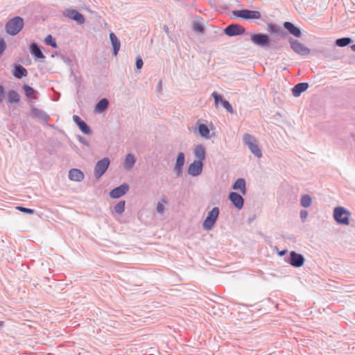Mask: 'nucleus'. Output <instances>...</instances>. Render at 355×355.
<instances>
[{"label": "nucleus", "instance_id": "1", "mask_svg": "<svg viewBox=\"0 0 355 355\" xmlns=\"http://www.w3.org/2000/svg\"><path fill=\"white\" fill-rule=\"evenodd\" d=\"M350 216L351 213L343 207H337L334 210V218L339 224L348 225Z\"/></svg>", "mask_w": 355, "mask_h": 355}, {"label": "nucleus", "instance_id": "2", "mask_svg": "<svg viewBox=\"0 0 355 355\" xmlns=\"http://www.w3.org/2000/svg\"><path fill=\"white\" fill-rule=\"evenodd\" d=\"M23 26V19L19 17H15L7 22L6 29L8 34L15 35L21 30Z\"/></svg>", "mask_w": 355, "mask_h": 355}, {"label": "nucleus", "instance_id": "3", "mask_svg": "<svg viewBox=\"0 0 355 355\" xmlns=\"http://www.w3.org/2000/svg\"><path fill=\"white\" fill-rule=\"evenodd\" d=\"M243 140L245 144L250 148L252 153H253L259 158L262 156L261 151L259 149L258 145L257 144V140L254 137L252 136L248 133H245L243 135Z\"/></svg>", "mask_w": 355, "mask_h": 355}, {"label": "nucleus", "instance_id": "4", "mask_svg": "<svg viewBox=\"0 0 355 355\" xmlns=\"http://www.w3.org/2000/svg\"><path fill=\"white\" fill-rule=\"evenodd\" d=\"M219 209L218 207H214L209 213L205 220L202 223V227L206 230H210L214 225L218 217Z\"/></svg>", "mask_w": 355, "mask_h": 355}, {"label": "nucleus", "instance_id": "5", "mask_svg": "<svg viewBox=\"0 0 355 355\" xmlns=\"http://www.w3.org/2000/svg\"><path fill=\"white\" fill-rule=\"evenodd\" d=\"M234 15L244 19H258L261 18V13L257 10H236Z\"/></svg>", "mask_w": 355, "mask_h": 355}, {"label": "nucleus", "instance_id": "6", "mask_svg": "<svg viewBox=\"0 0 355 355\" xmlns=\"http://www.w3.org/2000/svg\"><path fill=\"white\" fill-rule=\"evenodd\" d=\"M64 15L70 19L76 21L79 24H83L85 21L83 15L74 9H67L64 12Z\"/></svg>", "mask_w": 355, "mask_h": 355}, {"label": "nucleus", "instance_id": "7", "mask_svg": "<svg viewBox=\"0 0 355 355\" xmlns=\"http://www.w3.org/2000/svg\"><path fill=\"white\" fill-rule=\"evenodd\" d=\"M110 164L108 158H104L97 162L94 168V174L96 178H99L107 169Z\"/></svg>", "mask_w": 355, "mask_h": 355}, {"label": "nucleus", "instance_id": "8", "mask_svg": "<svg viewBox=\"0 0 355 355\" xmlns=\"http://www.w3.org/2000/svg\"><path fill=\"white\" fill-rule=\"evenodd\" d=\"M250 40L254 44L258 46H265L269 44V37L266 34H252Z\"/></svg>", "mask_w": 355, "mask_h": 355}, {"label": "nucleus", "instance_id": "9", "mask_svg": "<svg viewBox=\"0 0 355 355\" xmlns=\"http://www.w3.org/2000/svg\"><path fill=\"white\" fill-rule=\"evenodd\" d=\"M291 46L292 49L297 53L306 55L309 54L310 50L304 46L302 43L298 42L297 40H290Z\"/></svg>", "mask_w": 355, "mask_h": 355}, {"label": "nucleus", "instance_id": "10", "mask_svg": "<svg viewBox=\"0 0 355 355\" xmlns=\"http://www.w3.org/2000/svg\"><path fill=\"white\" fill-rule=\"evenodd\" d=\"M225 33L229 36L239 35L245 33V28L239 24H232L225 28Z\"/></svg>", "mask_w": 355, "mask_h": 355}, {"label": "nucleus", "instance_id": "11", "mask_svg": "<svg viewBox=\"0 0 355 355\" xmlns=\"http://www.w3.org/2000/svg\"><path fill=\"white\" fill-rule=\"evenodd\" d=\"M304 262V259L302 255L297 254L295 251H292L290 254L289 263L291 266L299 268L301 267Z\"/></svg>", "mask_w": 355, "mask_h": 355}, {"label": "nucleus", "instance_id": "12", "mask_svg": "<svg viewBox=\"0 0 355 355\" xmlns=\"http://www.w3.org/2000/svg\"><path fill=\"white\" fill-rule=\"evenodd\" d=\"M202 162L201 161H194L191 164L188 168V173L193 176L200 175L202 170Z\"/></svg>", "mask_w": 355, "mask_h": 355}, {"label": "nucleus", "instance_id": "13", "mask_svg": "<svg viewBox=\"0 0 355 355\" xmlns=\"http://www.w3.org/2000/svg\"><path fill=\"white\" fill-rule=\"evenodd\" d=\"M229 199L237 209H241L243 207V198L240 194L231 192L229 195Z\"/></svg>", "mask_w": 355, "mask_h": 355}, {"label": "nucleus", "instance_id": "14", "mask_svg": "<svg viewBox=\"0 0 355 355\" xmlns=\"http://www.w3.org/2000/svg\"><path fill=\"white\" fill-rule=\"evenodd\" d=\"M128 184H122L114 189H112L110 193V196L112 198H118L121 196H123L128 191Z\"/></svg>", "mask_w": 355, "mask_h": 355}, {"label": "nucleus", "instance_id": "15", "mask_svg": "<svg viewBox=\"0 0 355 355\" xmlns=\"http://www.w3.org/2000/svg\"><path fill=\"white\" fill-rule=\"evenodd\" d=\"M69 178L72 181H82L84 179L83 173L77 168H73L69 171Z\"/></svg>", "mask_w": 355, "mask_h": 355}, {"label": "nucleus", "instance_id": "16", "mask_svg": "<svg viewBox=\"0 0 355 355\" xmlns=\"http://www.w3.org/2000/svg\"><path fill=\"white\" fill-rule=\"evenodd\" d=\"M284 27L288 31V32L297 37H300L302 35L301 31L299 28L296 27L291 22H284Z\"/></svg>", "mask_w": 355, "mask_h": 355}, {"label": "nucleus", "instance_id": "17", "mask_svg": "<svg viewBox=\"0 0 355 355\" xmlns=\"http://www.w3.org/2000/svg\"><path fill=\"white\" fill-rule=\"evenodd\" d=\"M234 190H239L243 195L246 193L245 181L243 178L238 179L232 186Z\"/></svg>", "mask_w": 355, "mask_h": 355}, {"label": "nucleus", "instance_id": "18", "mask_svg": "<svg viewBox=\"0 0 355 355\" xmlns=\"http://www.w3.org/2000/svg\"><path fill=\"white\" fill-rule=\"evenodd\" d=\"M110 38L112 42V45L113 47V53L114 55L118 54V52L120 49L121 43L117 37L114 35V33H111L110 34Z\"/></svg>", "mask_w": 355, "mask_h": 355}, {"label": "nucleus", "instance_id": "19", "mask_svg": "<svg viewBox=\"0 0 355 355\" xmlns=\"http://www.w3.org/2000/svg\"><path fill=\"white\" fill-rule=\"evenodd\" d=\"M194 154L198 161H202L205 159V149L202 145H198L194 149Z\"/></svg>", "mask_w": 355, "mask_h": 355}, {"label": "nucleus", "instance_id": "20", "mask_svg": "<svg viewBox=\"0 0 355 355\" xmlns=\"http://www.w3.org/2000/svg\"><path fill=\"white\" fill-rule=\"evenodd\" d=\"M308 88V84L306 83H302L297 84L293 89V94L295 96H298L300 94L306 91Z\"/></svg>", "mask_w": 355, "mask_h": 355}, {"label": "nucleus", "instance_id": "21", "mask_svg": "<svg viewBox=\"0 0 355 355\" xmlns=\"http://www.w3.org/2000/svg\"><path fill=\"white\" fill-rule=\"evenodd\" d=\"M31 53L35 58H44V55H43L42 52L35 44H33L31 46Z\"/></svg>", "mask_w": 355, "mask_h": 355}, {"label": "nucleus", "instance_id": "22", "mask_svg": "<svg viewBox=\"0 0 355 355\" xmlns=\"http://www.w3.org/2000/svg\"><path fill=\"white\" fill-rule=\"evenodd\" d=\"M108 101L106 98L101 99L96 105L95 110L97 112H102L105 110L108 106Z\"/></svg>", "mask_w": 355, "mask_h": 355}, {"label": "nucleus", "instance_id": "23", "mask_svg": "<svg viewBox=\"0 0 355 355\" xmlns=\"http://www.w3.org/2000/svg\"><path fill=\"white\" fill-rule=\"evenodd\" d=\"M184 164V155L183 153H180L178 155L175 169L180 173L181 168Z\"/></svg>", "mask_w": 355, "mask_h": 355}, {"label": "nucleus", "instance_id": "24", "mask_svg": "<svg viewBox=\"0 0 355 355\" xmlns=\"http://www.w3.org/2000/svg\"><path fill=\"white\" fill-rule=\"evenodd\" d=\"M13 75L17 78H21L23 76H27V71L23 67L17 66L15 69Z\"/></svg>", "mask_w": 355, "mask_h": 355}, {"label": "nucleus", "instance_id": "25", "mask_svg": "<svg viewBox=\"0 0 355 355\" xmlns=\"http://www.w3.org/2000/svg\"><path fill=\"white\" fill-rule=\"evenodd\" d=\"M135 163V157L131 155L128 154L127 155L125 162H124V166L126 169H130Z\"/></svg>", "mask_w": 355, "mask_h": 355}, {"label": "nucleus", "instance_id": "26", "mask_svg": "<svg viewBox=\"0 0 355 355\" xmlns=\"http://www.w3.org/2000/svg\"><path fill=\"white\" fill-rule=\"evenodd\" d=\"M198 132L200 136L206 139L209 138V129L205 124H200L198 126Z\"/></svg>", "mask_w": 355, "mask_h": 355}, {"label": "nucleus", "instance_id": "27", "mask_svg": "<svg viewBox=\"0 0 355 355\" xmlns=\"http://www.w3.org/2000/svg\"><path fill=\"white\" fill-rule=\"evenodd\" d=\"M8 100L10 103H18L20 100V98L17 92L11 90L8 93Z\"/></svg>", "mask_w": 355, "mask_h": 355}, {"label": "nucleus", "instance_id": "28", "mask_svg": "<svg viewBox=\"0 0 355 355\" xmlns=\"http://www.w3.org/2000/svg\"><path fill=\"white\" fill-rule=\"evenodd\" d=\"M352 42V40L349 37H343L340 39H338L336 41V44L337 46L343 47L349 44Z\"/></svg>", "mask_w": 355, "mask_h": 355}, {"label": "nucleus", "instance_id": "29", "mask_svg": "<svg viewBox=\"0 0 355 355\" xmlns=\"http://www.w3.org/2000/svg\"><path fill=\"white\" fill-rule=\"evenodd\" d=\"M23 88L27 97L30 98H36L35 94V90L31 87L28 85H24Z\"/></svg>", "mask_w": 355, "mask_h": 355}, {"label": "nucleus", "instance_id": "30", "mask_svg": "<svg viewBox=\"0 0 355 355\" xmlns=\"http://www.w3.org/2000/svg\"><path fill=\"white\" fill-rule=\"evenodd\" d=\"M312 202L311 198L309 195H304L301 198V205L304 207H309Z\"/></svg>", "mask_w": 355, "mask_h": 355}, {"label": "nucleus", "instance_id": "31", "mask_svg": "<svg viewBox=\"0 0 355 355\" xmlns=\"http://www.w3.org/2000/svg\"><path fill=\"white\" fill-rule=\"evenodd\" d=\"M268 31L271 33L279 34L281 33L280 28L277 25L272 23L268 24Z\"/></svg>", "mask_w": 355, "mask_h": 355}, {"label": "nucleus", "instance_id": "32", "mask_svg": "<svg viewBox=\"0 0 355 355\" xmlns=\"http://www.w3.org/2000/svg\"><path fill=\"white\" fill-rule=\"evenodd\" d=\"M167 203V200L165 198H162L160 201L158 202L157 205V211L159 214H163L164 211V205Z\"/></svg>", "mask_w": 355, "mask_h": 355}, {"label": "nucleus", "instance_id": "33", "mask_svg": "<svg viewBox=\"0 0 355 355\" xmlns=\"http://www.w3.org/2000/svg\"><path fill=\"white\" fill-rule=\"evenodd\" d=\"M80 130L86 135L91 133V130L85 121H82L78 125Z\"/></svg>", "mask_w": 355, "mask_h": 355}, {"label": "nucleus", "instance_id": "34", "mask_svg": "<svg viewBox=\"0 0 355 355\" xmlns=\"http://www.w3.org/2000/svg\"><path fill=\"white\" fill-rule=\"evenodd\" d=\"M46 44L51 46L53 48L57 47L55 40L51 35H47L44 40Z\"/></svg>", "mask_w": 355, "mask_h": 355}, {"label": "nucleus", "instance_id": "35", "mask_svg": "<svg viewBox=\"0 0 355 355\" xmlns=\"http://www.w3.org/2000/svg\"><path fill=\"white\" fill-rule=\"evenodd\" d=\"M124 209H125V201L119 202L114 207V210L118 214H121L122 212H123Z\"/></svg>", "mask_w": 355, "mask_h": 355}, {"label": "nucleus", "instance_id": "36", "mask_svg": "<svg viewBox=\"0 0 355 355\" xmlns=\"http://www.w3.org/2000/svg\"><path fill=\"white\" fill-rule=\"evenodd\" d=\"M211 96L214 98V105L216 107L219 103H222V101H224V99H223L222 97L216 92H213Z\"/></svg>", "mask_w": 355, "mask_h": 355}, {"label": "nucleus", "instance_id": "37", "mask_svg": "<svg viewBox=\"0 0 355 355\" xmlns=\"http://www.w3.org/2000/svg\"><path fill=\"white\" fill-rule=\"evenodd\" d=\"M222 105L223 107L230 113L232 114L234 113V110L232 107V105H230V103L226 101V100H224V101H222Z\"/></svg>", "mask_w": 355, "mask_h": 355}, {"label": "nucleus", "instance_id": "38", "mask_svg": "<svg viewBox=\"0 0 355 355\" xmlns=\"http://www.w3.org/2000/svg\"><path fill=\"white\" fill-rule=\"evenodd\" d=\"M193 29L195 32L202 33L204 31V28L202 24L199 23H193Z\"/></svg>", "mask_w": 355, "mask_h": 355}, {"label": "nucleus", "instance_id": "39", "mask_svg": "<svg viewBox=\"0 0 355 355\" xmlns=\"http://www.w3.org/2000/svg\"><path fill=\"white\" fill-rule=\"evenodd\" d=\"M17 209L22 212L29 214H33L35 212V211L33 209L25 208L23 207H17Z\"/></svg>", "mask_w": 355, "mask_h": 355}, {"label": "nucleus", "instance_id": "40", "mask_svg": "<svg viewBox=\"0 0 355 355\" xmlns=\"http://www.w3.org/2000/svg\"><path fill=\"white\" fill-rule=\"evenodd\" d=\"M143 66V60L140 57H137L136 59V67L137 69H141Z\"/></svg>", "mask_w": 355, "mask_h": 355}, {"label": "nucleus", "instance_id": "41", "mask_svg": "<svg viewBox=\"0 0 355 355\" xmlns=\"http://www.w3.org/2000/svg\"><path fill=\"white\" fill-rule=\"evenodd\" d=\"M6 49V44L3 39H0V55L3 53Z\"/></svg>", "mask_w": 355, "mask_h": 355}, {"label": "nucleus", "instance_id": "42", "mask_svg": "<svg viewBox=\"0 0 355 355\" xmlns=\"http://www.w3.org/2000/svg\"><path fill=\"white\" fill-rule=\"evenodd\" d=\"M73 119L78 125L83 121L77 115H74L73 116Z\"/></svg>", "mask_w": 355, "mask_h": 355}, {"label": "nucleus", "instance_id": "43", "mask_svg": "<svg viewBox=\"0 0 355 355\" xmlns=\"http://www.w3.org/2000/svg\"><path fill=\"white\" fill-rule=\"evenodd\" d=\"M301 218L305 219L307 217L308 213L305 210H302L300 213Z\"/></svg>", "mask_w": 355, "mask_h": 355}, {"label": "nucleus", "instance_id": "44", "mask_svg": "<svg viewBox=\"0 0 355 355\" xmlns=\"http://www.w3.org/2000/svg\"><path fill=\"white\" fill-rule=\"evenodd\" d=\"M3 95V88L2 86H0V102H1Z\"/></svg>", "mask_w": 355, "mask_h": 355}, {"label": "nucleus", "instance_id": "45", "mask_svg": "<svg viewBox=\"0 0 355 355\" xmlns=\"http://www.w3.org/2000/svg\"><path fill=\"white\" fill-rule=\"evenodd\" d=\"M32 113L34 116H37L39 115V113H40V111L37 109H34L33 110Z\"/></svg>", "mask_w": 355, "mask_h": 355}, {"label": "nucleus", "instance_id": "46", "mask_svg": "<svg viewBox=\"0 0 355 355\" xmlns=\"http://www.w3.org/2000/svg\"><path fill=\"white\" fill-rule=\"evenodd\" d=\"M286 251H285V250H284V251H281V252H279V254L280 256H282V255H284V254L286 253Z\"/></svg>", "mask_w": 355, "mask_h": 355}, {"label": "nucleus", "instance_id": "47", "mask_svg": "<svg viewBox=\"0 0 355 355\" xmlns=\"http://www.w3.org/2000/svg\"><path fill=\"white\" fill-rule=\"evenodd\" d=\"M351 48L354 51H355V44L352 45Z\"/></svg>", "mask_w": 355, "mask_h": 355}]
</instances>
